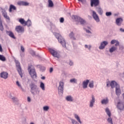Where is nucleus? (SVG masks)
<instances>
[{
  "mask_svg": "<svg viewBox=\"0 0 124 124\" xmlns=\"http://www.w3.org/2000/svg\"><path fill=\"white\" fill-rule=\"evenodd\" d=\"M117 107L120 111H124V105L122 102H118L117 103Z\"/></svg>",
  "mask_w": 124,
  "mask_h": 124,
  "instance_id": "6e6552de",
  "label": "nucleus"
},
{
  "mask_svg": "<svg viewBox=\"0 0 124 124\" xmlns=\"http://www.w3.org/2000/svg\"><path fill=\"white\" fill-rule=\"evenodd\" d=\"M99 5V0H91V7H96Z\"/></svg>",
  "mask_w": 124,
  "mask_h": 124,
  "instance_id": "39448f33",
  "label": "nucleus"
},
{
  "mask_svg": "<svg viewBox=\"0 0 124 124\" xmlns=\"http://www.w3.org/2000/svg\"><path fill=\"white\" fill-rule=\"evenodd\" d=\"M78 1H81V2H86V0H78Z\"/></svg>",
  "mask_w": 124,
  "mask_h": 124,
  "instance_id": "8fccbe9b",
  "label": "nucleus"
},
{
  "mask_svg": "<svg viewBox=\"0 0 124 124\" xmlns=\"http://www.w3.org/2000/svg\"><path fill=\"white\" fill-rule=\"evenodd\" d=\"M7 34L10 36V37H11L12 38H13L14 39H16V37H15V35H14V33L12 32L11 31H6Z\"/></svg>",
  "mask_w": 124,
  "mask_h": 124,
  "instance_id": "2eb2a0df",
  "label": "nucleus"
},
{
  "mask_svg": "<svg viewBox=\"0 0 124 124\" xmlns=\"http://www.w3.org/2000/svg\"><path fill=\"white\" fill-rule=\"evenodd\" d=\"M92 46H88L87 45H85V48H88L89 49V50H91V48Z\"/></svg>",
  "mask_w": 124,
  "mask_h": 124,
  "instance_id": "c03bdc74",
  "label": "nucleus"
},
{
  "mask_svg": "<svg viewBox=\"0 0 124 124\" xmlns=\"http://www.w3.org/2000/svg\"><path fill=\"white\" fill-rule=\"evenodd\" d=\"M74 116H75V119L77 120L79 124H82V122H81V120L80 119V117H79V116H78V115L77 114H75Z\"/></svg>",
  "mask_w": 124,
  "mask_h": 124,
  "instance_id": "cd10ccee",
  "label": "nucleus"
},
{
  "mask_svg": "<svg viewBox=\"0 0 124 124\" xmlns=\"http://www.w3.org/2000/svg\"><path fill=\"white\" fill-rule=\"evenodd\" d=\"M70 82L71 83H76V79L75 78H73L70 79Z\"/></svg>",
  "mask_w": 124,
  "mask_h": 124,
  "instance_id": "a19ab883",
  "label": "nucleus"
},
{
  "mask_svg": "<svg viewBox=\"0 0 124 124\" xmlns=\"http://www.w3.org/2000/svg\"><path fill=\"white\" fill-rule=\"evenodd\" d=\"M19 22L21 24V25H23V26H25L26 25V21L23 18H20L19 19Z\"/></svg>",
  "mask_w": 124,
  "mask_h": 124,
  "instance_id": "b1692460",
  "label": "nucleus"
},
{
  "mask_svg": "<svg viewBox=\"0 0 124 124\" xmlns=\"http://www.w3.org/2000/svg\"><path fill=\"white\" fill-rule=\"evenodd\" d=\"M0 61H1L2 62H5V61H6V58L4 56L0 55Z\"/></svg>",
  "mask_w": 124,
  "mask_h": 124,
  "instance_id": "c756f323",
  "label": "nucleus"
},
{
  "mask_svg": "<svg viewBox=\"0 0 124 124\" xmlns=\"http://www.w3.org/2000/svg\"><path fill=\"white\" fill-rule=\"evenodd\" d=\"M89 87L90 88H93V81H91L89 84Z\"/></svg>",
  "mask_w": 124,
  "mask_h": 124,
  "instance_id": "c9c22d12",
  "label": "nucleus"
},
{
  "mask_svg": "<svg viewBox=\"0 0 124 124\" xmlns=\"http://www.w3.org/2000/svg\"><path fill=\"white\" fill-rule=\"evenodd\" d=\"M16 8L15 6L11 4L10 5L9 12H12V10H16Z\"/></svg>",
  "mask_w": 124,
  "mask_h": 124,
  "instance_id": "4be33fe9",
  "label": "nucleus"
},
{
  "mask_svg": "<svg viewBox=\"0 0 124 124\" xmlns=\"http://www.w3.org/2000/svg\"><path fill=\"white\" fill-rule=\"evenodd\" d=\"M21 50L22 52H25V48H24V47H23V46H21Z\"/></svg>",
  "mask_w": 124,
  "mask_h": 124,
  "instance_id": "de8ad7c7",
  "label": "nucleus"
},
{
  "mask_svg": "<svg viewBox=\"0 0 124 124\" xmlns=\"http://www.w3.org/2000/svg\"><path fill=\"white\" fill-rule=\"evenodd\" d=\"M97 11L98 12V13L99 14H100V15H102L103 13V11L102 10V9H101V8L100 7H97Z\"/></svg>",
  "mask_w": 124,
  "mask_h": 124,
  "instance_id": "393cba45",
  "label": "nucleus"
},
{
  "mask_svg": "<svg viewBox=\"0 0 124 124\" xmlns=\"http://www.w3.org/2000/svg\"><path fill=\"white\" fill-rule=\"evenodd\" d=\"M18 5H23V1H19L17 2Z\"/></svg>",
  "mask_w": 124,
  "mask_h": 124,
  "instance_id": "a18cd8bd",
  "label": "nucleus"
},
{
  "mask_svg": "<svg viewBox=\"0 0 124 124\" xmlns=\"http://www.w3.org/2000/svg\"><path fill=\"white\" fill-rule=\"evenodd\" d=\"M0 52H2V47H1V45H0Z\"/></svg>",
  "mask_w": 124,
  "mask_h": 124,
  "instance_id": "3c124183",
  "label": "nucleus"
},
{
  "mask_svg": "<svg viewBox=\"0 0 124 124\" xmlns=\"http://www.w3.org/2000/svg\"><path fill=\"white\" fill-rule=\"evenodd\" d=\"M48 50L53 57H55V58H59V53L57 51L52 48H49Z\"/></svg>",
  "mask_w": 124,
  "mask_h": 124,
  "instance_id": "423d86ee",
  "label": "nucleus"
},
{
  "mask_svg": "<svg viewBox=\"0 0 124 124\" xmlns=\"http://www.w3.org/2000/svg\"><path fill=\"white\" fill-rule=\"evenodd\" d=\"M28 26V27H31V21L30 20V19H28L27 21H26L25 26Z\"/></svg>",
  "mask_w": 124,
  "mask_h": 124,
  "instance_id": "bb28decb",
  "label": "nucleus"
},
{
  "mask_svg": "<svg viewBox=\"0 0 124 124\" xmlns=\"http://www.w3.org/2000/svg\"><path fill=\"white\" fill-rule=\"evenodd\" d=\"M54 35L57 38L59 42L62 44V46L63 47H65L66 43H65V40H64V39L62 37V35L59 34L58 33H54Z\"/></svg>",
  "mask_w": 124,
  "mask_h": 124,
  "instance_id": "f03ea898",
  "label": "nucleus"
},
{
  "mask_svg": "<svg viewBox=\"0 0 124 124\" xmlns=\"http://www.w3.org/2000/svg\"><path fill=\"white\" fill-rule=\"evenodd\" d=\"M16 31H17V32L22 33V32H24V31H25V29H24V27H23L21 26H17L16 27Z\"/></svg>",
  "mask_w": 124,
  "mask_h": 124,
  "instance_id": "1a4fd4ad",
  "label": "nucleus"
},
{
  "mask_svg": "<svg viewBox=\"0 0 124 124\" xmlns=\"http://www.w3.org/2000/svg\"><path fill=\"white\" fill-rule=\"evenodd\" d=\"M108 45V42L107 41H103L101 43L100 46L99 47V49L100 50H102L105 48V46Z\"/></svg>",
  "mask_w": 124,
  "mask_h": 124,
  "instance_id": "f8f14e48",
  "label": "nucleus"
},
{
  "mask_svg": "<svg viewBox=\"0 0 124 124\" xmlns=\"http://www.w3.org/2000/svg\"><path fill=\"white\" fill-rule=\"evenodd\" d=\"M16 65L17 71H18L20 76L22 78L23 77V73H22V69L21 68V66H20V62H16Z\"/></svg>",
  "mask_w": 124,
  "mask_h": 124,
  "instance_id": "20e7f679",
  "label": "nucleus"
},
{
  "mask_svg": "<svg viewBox=\"0 0 124 124\" xmlns=\"http://www.w3.org/2000/svg\"><path fill=\"white\" fill-rule=\"evenodd\" d=\"M28 101H29V102H31V98H30V97H28Z\"/></svg>",
  "mask_w": 124,
  "mask_h": 124,
  "instance_id": "5fc2aeb1",
  "label": "nucleus"
},
{
  "mask_svg": "<svg viewBox=\"0 0 124 124\" xmlns=\"http://www.w3.org/2000/svg\"><path fill=\"white\" fill-rule=\"evenodd\" d=\"M64 21V19H63V18L61 17L60 19V23H63Z\"/></svg>",
  "mask_w": 124,
  "mask_h": 124,
  "instance_id": "49530a36",
  "label": "nucleus"
},
{
  "mask_svg": "<svg viewBox=\"0 0 124 124\" xmlns=\"http://www.w3.org/2000/svg\"><path fill=\"white\" fill-rule=\"evenodd\" d=\"M40 88L43 90V91H45V85L43 82H41L40 84Z\"/></svg>",
  "mask_w": 124,
  "mask_h": 124,
  "instance_id": "f704fd0d",
  "label": "nucleus"
},
{
  "mask_svg": "<svg viewBox=\"0 0 124 124\" xmlns=\"http://www.w3.org/2000/svg\"><path fill=\"white\" fill-rule=\"evenodd\" d=\"M107 86L109 87V83H107Z\"/></svg>",
  "mask_w": 124,
  "mask_h": 124,
  "instance_id": "13d9d810",
  "label": "nucleus"
},
{
  "mask_svg": "<svg viewBox=\"0 0 124 124\" xmlns=\"http://www.w3.org/2000/svg\"><path fill=\"white\" fill-rule=\"evenodd\" d=\"M106 16H111V15H112V13H111L110 12H107L106 13Z\"/></svg>",
  "mask_w": 124,
  "mask_h": 124,
  "instance_id": "79ce46f5",
  "label": "nucleus"
},
{
  "mask_svg": "<svg viewBox=\"0 0 124 124\" xmlns=\"http://www.w3.org/2000/svg\"><path fill=\"white\" fill-rule=\"evenodd\" d=\"M106 112L109 117V118L108 119V123L110 124H113V121L111 118V112H110V110H109L108 108H106Z\"/></svg>",
  "mask_w": 124,
  "mask_h": 124,
  "instance_id": "7ed1b4c3",
  "label": "nucleus"
},
{
  "mask_svg": "<svg viewBox=\"0 0 124 124\" xmlns=\"http://www.w3.org/2000/svg\"><path fill=\"white\" fill-rule=\"evenodd\" d=\"M44 111H48L49 110V107L48 106H45L43 107Z\"/></svg>",
  "mask_w": 124,
  "mask_h": 124,
  "instance_id": "e433bc0d",
  "label": "nucleus"
},
{
  "mask_svg": "<svg viewBox=\"0 0 124 124\" xmlns=\"http://www.w3.org/2000/svg\"><path fill=\"white\" fill-rule=\"evenodd\" d=\"M71 121L73 124H79L75 120L71 119Z\"/></svg>",
  "mask_w": 124,
  "mask_h": 124,
  "instance_id": "58836bf2",
  "label": "nucleus"
},
{
  "mask_svg": "<svg viewBox=\"0 0 124 124\" xmlns=\"http://www.w3.org/2000/svg\"><path fill=\"white\" fill-rule=\"evenodd\" d=\"M66 99L67 101H70V102L73 101V98H72L71 96H67L66 97Z\"/></svg>",
  "mask_w": 124,
  "mask_h": 124,
  "instance_id": "7c9ffc66",
  "label": "nucleus"
},
{
  "mask_svg": "<svg viewBox=\"0 0 124 124\" xmlns=\"http://www.w3.org/2000/svg\"><path fill=\"white\" fill-rule=\"evenodd\" d=\"M0 77L3 79H7L8 78V73L2 72L0 74Z\"/></svg>",
  "mask_w": 124,
  "mask_h": 124,
  "instance_id": "ddd939ff",
  "label": "nucleus"
},
{
  "mask_svg": "<svg viewBox=\"0 0 124 124\" xmlns=\"http://www.w3.org/2000/svg\"><path fill=\"white\" fill-rule=\"evenodd\" d=\"M109 102V100H108V98H106L102 100L101 103L102 104H107Z\"/></svg>",
  "mask_w": 124,
  "mask_h": 124,
  "instance_id": "a878e982",
  "label": "nucleus"
},
{
  "mask_svg": "<svg viewBox=\"0 0 124 124\" xmlns=\"http://www.w3.org/2000/svg\"><path fill=\"white\" fill-rule=\"evenodd\" d=\"M123 22V18H118L116 20V25L118 26H121L122 23Z\"/></svg>",
  "mask_w": 124,
  "mask_h": 124,
  "instance_id": "a211bd4d",
  "label": "nucleus"
},
{
  "mask_svg": "<svg viewBox=\"0 0 124 124\" xmlns=\"http://www.w3.org/2000/svg\"><path fill=\"white\" fill-rule=\"evenodd\" d=\"M92 16L93 19L97 22H99V17H98V15L96 14V13L94 11H92Z\"/></svg>",
  "mask_w": 124,
  "mask_h": 124,
  "instance_id": "9d476101",
  "label": "nucleus"
},
{
  "mask_svg": "<svg viewBox=\"0 0 124 124\" xmlns=\"http://www.w3.org/2000/svg\"><path fill=\"white\" fill-rule=\"evenodd\" d=\"M3 30H4V29L3 28V25H2V21L0 20V31H3Z\"/></svg>",
  "mask_w": 124,
  "mask_h": 124,
  "instance_id": "2f4dec72",
  "label": "nucleus"
},
{
  "mask_svg": "<svg viewBox=\"0 0 124 124\" xmlns=\"http://www.w3.org/2000/svg\"><path fill=\"white\" fill-rule=\"evenodd\" d=\"M86 32L90 33V32H91V31H90L89 30H86Z\"/></svg>",
  "mask_w": 124,
  "mask_h": 124,
  "instance_id": "4d7b16f0",
  "label": "nucleus"
},
{
  "mask_svg": "<svg viewBox=\"0 0 124 124\" xmlns=\"http://www.w3.org/2000/svg\"><path fill=\"white\" fill-rule=\"evenodd\" d=\"M89 83H90V80L89 79H87L86 81H84L83 82L82 85L83 89H86L88 88V84H89Z\"/></svg>",
  "mask_w": 124,
  "mask_h": 124,
  "instance_id": "dca6fc26",
  "label": "nucleus"
},
{
  "mask_svg": "<svg viewBox=\"0 0 124 124\" xmlns=\"http://www.w3.org/2000/svg\"><path fill=\"white\" fill-rule=\"evenodd\" d=\"M72 19H73V20H75V21L77 22V23H79V21L81 19V17L78 16L73 15L72 16Z\"/></svg>",
  "mask_w": 124,
  "mask_h": 124,
  "instance_id": "4468645a",
  "label": "nucleus"
},
{
  "mask_svg": "<svg viewBox=\"0 0 124 124\" xmlns=\"http://www.w3.org/2000/svg\"><path fill=\"white\" fill-rule=\"evenodd\" d=\"M16 84L17 85V86H18V87H19V88H20V89H22V86H21V84H20V83L19 82V81H16Z\"/></svg>",
  "mask_w": 124,
  "mask_h": 124,
  "instance_id": "ea45409f",
  "label": "nucleus"
},
{
  "mask_svg": "<svg viewBox=\"0 0 124 124\" xmlns=\"http://www.w3.org/2000/svg\"><path fill=\"white\" fill-rule=\"evenodd\" d=\"M41 79H42V80H45V77H42Z\"/></svg>",
  "mask_w": 124,
  "mask_h": 124,
  "instance_id": "6e6d98bb",
  "label": "nucleus"
},
{
  "mask_svg": "<svg viewBox=\"0 0 124 124\" xmlns=\"http://www.w3.org/2000/svg\"><path fill=\"white\" fill-rule=\"evenodd\" d=\"M30 4L28 2L23 1V5L24 6H28Z\"/></svg>",
  "mask_w": 124,
  "mask_h": 124,
  "instance_id": "4c0bfd02",
  "label": "nucleus"
},
{
  "mask_svg": "<svg viewBox=\"0 0 124 124\" xmlns=\"http://www.w3.org/2000/svg\"><path fill=\"white\" fill-rule=\"evenodd\" d=\"M109 85H110V87H111L112 89H114V88H115V87H116L117 86H119V85H118L117 84V82H116V81H112Z\"/></svg>",
  "mask_w": 124,
  "mask_h": 124,
  "instance_id": "6ab92c4d",
  "label": "nucleus"
},
{
  "mask_svg": "<svg viewBox=\"0 0 124 124\" xmlns=\"http://www.w3.org/2000/svg\"><path fill=\"white\" fill-rule=\"evenodd\" d=\"M92 100L90 101V107H93V103H94L95 101L93 95H92Z\"/></svg>",
  "mask_w": 124,
  "mask_h": 124,
  "instance_id": "412c9836",
  "label": "nucleus"
},
{
  "mask_svg": "<svg viewBox=\"0 0 124 124\" xmlns=\"http://www.w3.org/2000/svg\"><path fill=\"white\" fill-rule=\"evenodd\" d=\"M123 98H124V93H123Z\"/></svg>",
  "mask_w": 124,
  "mask_h": 124,
  "instance_id": "bf43d9fd",
  "label": "nucleus"
},
{
  "mask_svg": "<svg viewBox=\"0 0 124 124\" xmlns=\"http://www.w3.org/2000/svg\"><path fill=\"white\" fill-rule=\"evenodd\" d=\"M48 2L49 7H53L54 6V3H53V1H51V0H48Z\"/></svg>",
  "mask_w": 124,
  "mask_h": 124,
  "instance_id": "c85d7f7f",
  "label": "nucleus"
},
{
  "mask_svg": "<svg viewBox=\"0 0 124 124\" xmlns=\"http://www.w3.org/2000/svg\"><path fill=\"white\" fill-rule=\"evenodd\" d=\"M69 37L71 39H73V40H76V38L74 36V33L73 32H71L69 34Z\"/></svg>",
  "mask_w": 124,
  "mask_h": 124,
  "instance_id": "5701e85b",
  "label": "nucleus"
},
{
  "mask_svg": "<svg viewBox=\"0 0 124 124\" xmlns=\"http://www.w3.org/2000/svg\"><path fill=\"white\" fill-rule=\"evenodd\" d=\"M2 13L3 17L5 18V19H7V20H10V18H9V16H7V13L4 10L2 11Z\"/></svg>",
  "mask_w": 124,
  "mask_h": 124,
  "instance_id": "aec40b11",
  "label": "nucleus"
},
{
  "mask_svg": "<svg viewBox=\"0 0 124 124\" xmlns=\"http://www.w3.org/2000/svg\"><path fill=\"white\" fill-rule=\"evenodd\" d=\"M49 72H50V73H52V72H53V68H50Z\"/></svg>",
  "mask_w": 124,
  "mask_h": 124,
  "instance_id": "603ef678",
  "label": "nucleus"
},
{
  "mask_svg": "<svg viewBox=\"0 0 124 124\" xmlns=\"http://www.w3.org/2000/svg\"><path fill=\"white\" fill-rule=\"evenodd\" d=\"M70 65H73V62L70 61L69 62Z\"/></svg>",
  "mask_w": 124,
  "mask_h": 124,
  "instance_id": "864d4df0",
  "label": "nucleus"
},
{
  "mask_svg": "<svg viewBox=\"0 0 124 124\" xmlns=\"http://www.w3.org/2000/svg\"><path fill=\"white\" fill-rule=\"evenodd\" d=\"M117 42V40H112L111 42H110V44H115V43Z\"/></svg>",
  "mask_w": 124,
  "mask_h": 124,
  "instance_id": "37998d69",
  "label": "nucleus"
},
{
  "mask_svg": "<svg viewBox=\"0 0 124 124\" xmlns=\"http://www.w3.org/2000/svg\"><path fill=\"white\" fill-rule=\"evenodd\" d=\"M117 50V47L115 46H112L111 48L109 49L110 53H113L114 51H116Z\"/></svg>",
  "mask_w": 124,
  "mask_h": 124,
  "instance_id": "473e14b6",
  "label": "nucleus"
},
{
  "mask_svg": "<svg viewBox=\"0 0 124 124\" xmlns=\"http://www.w3.org/2000/svg\"><path fill=\"white\" fill-rule=\"evenodd\" d=\"M115 43V46H119V45H120V43H119L118 41H117Z\"/></svg>",
  "mask_w": 124,
  "mask_h": 124,
  "instance_id": "09e8293b",
  "label": "nucleus"
},
{
  "mask_svg": "<svg viewBox=\"0 0 124 124\" xmlns=\"http://www.w3.org/2000/svg\"><path fill=\"white\" fill-rule=\"evenodd\" d=\"M63 82L60 81L59 82V86L58 87V92L61 93H63Z\"/></svg>",
  "mask_w": 124,
  "mask_h": 124,
  "instance_id": "0eeeda50",
  "label": "nucleus"
},
{
  "mask_svg": "<svg viewBox=\"0 0 124 124\" xmlns=\"http://www.w3.org/2000/svg\"><path fill=\"white\" fill-rule=\"evenodd\" d=\"M31 89V93L32 94H34V93L35 92V90H36L37 86L34 85L33 83H32L30 85Z\"/></svg>",
  "mask_w": 124,
  "mask_h": 124,
  "instance_id": "9b49d317",
  "label": "nucleus"
},
{
  "mask_svg": "<svg viewBox=\"0 0 124 124\" xmlns=\"http://www.w3.org/2000/svg\"><path fill=\"white\" fill-rule=\"evenodd\" d=\"M28 71L32 79L35 80L37 77V75L36 74V72H35L34 67L32 66V65L29 66L28 67Z\"/></svg>",
  "mask_w": 124,
  "mask_h": 124,
  "instance_id": "f257e3e1",
  "label": "nucleus"
},
{
  "mask_svg": "<svg viewBox=\"0 0 124 124\" xmlns=\"http://www.w3.org/2000/svg\"><path fill=\"white\" fill-rule=\"evenodd\" d=\"M116 94L118 96L121 94V89H120V85H117L116 87Z\"/></svg>",
  "mask_w": 124,
  "mask_h": 124,
  "instance_id": "f3484780",
  "label": "nucleus"
},
{
  "mask_svg": "<svg viewBox=\"0 0 124 124\" xmlns=\"http://www.w3.org/2000/svg\"><path fill=\"white\" fill-rule=\"evenodd\" d=\"M79 22H80L81 25H85V24H86V21H85V20L83 19L82 18H80Z\"/></svg>",
  "mask_w": 124,
  "mask_h": 124,
  "instance_id": "72a5a7b5",
  "label": "nucleus"
}]
</instances>
